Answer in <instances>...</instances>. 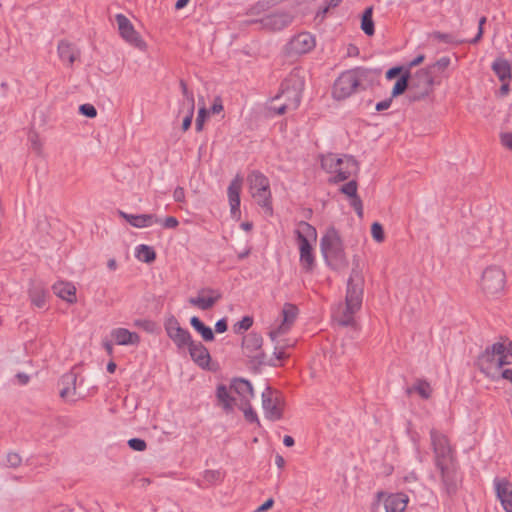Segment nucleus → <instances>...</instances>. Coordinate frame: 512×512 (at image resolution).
<instances>
[{
    "instance_id": "7c9ffc66",
    "label": "nucleus",
    "mask_w": 512,
    "mask_h": 512,
    "mask_svg": "<svg viewBox=\"0 0 512 512\" xmlns=\"http://www.w3.org/2000/svg\"><path fill=\"white\" fill-rule=\"evenodd\" d=\"M262 343L263 339L261 335L255 332H251L244 336L242 340V347L248 352V355L250 356L251 353L261 349Z\"/></svg>"
},
{
    "instance_id": "e2e57ef3",
    "label": "nucleus",
    "mask_w": 512,
    "mask_h": 512,
    "mask_svg": "<svg viewBox=\"0 0 512 512\" xmlns=\"http://www.w3.org/2000/svg\"><path fill=\"white\" fill-rule=\"evenodd\" d=\"M358 184L356 180H349L347 183L341 186L339 192H357Z\"/></svg>"
},
{
    "instance_id": "a211bd4d",
    "label": "nucleus",
    "mask_w": 512,
    "mask_h": 512,
    "mask_svg": "<svg viewBox=\"0 0 512 512\" xmlns=\"http://www.w3.org/2000/svg\"><path fill=\"white\" fill-rule=\"evenodd\" d=\"M82 383L83 378L78 382V376L74 372L71 371L64 374L60 380V384L62 385L60 390L61 398L74 402L78 398L82 397V395L77 392L78 385H81Z\"/></svg>"
},
{
    "instance_id": "9d476101",
    "label": "nucleus",
    "mask_w": 512,
    "mask_h": 512,
    "mask_svg": "<svg viewBox=\"0 0 512 512\" xmlns=\"http://www.w3.org/2000/svg\"><path fill=\"white\" fill-rule=\"evenodd\" d=\"M316 46L314 35L309 32H301L293 36L285 45V53L288 56L302 55L309 53Z\"/></svg>"
},
{
    "instance_id": "2eb2a0df",
    "label": "nucleus",
    "mask_w": 512,
    "mask_h": 512,
    "mask_svg": "<svg viewBox=\"0 0 512 512\" xmlns=\"http://www.w3.org/2000/svg\"><path fill=\"white\" fill-rule=\"evenodd\" d=\"M440 473L442 491L448 496L455 495L458 490V475L455 463L436 466Z\"/></svg>"
},
{
    "instance_id": "338daca9",
    "label": "nucleus",
    "mask_w": 512,
    "mask_h": 512,
    "mask_svg": "<svg viewBox=\"0 0 512 512\" xmlns=\"http://www.w3.org/2000/svg\"><path fill=\"white\" fill-rule=\"evenodd\" d=\"M392 101H393V98L390 97L383 101L378 102L375 106L376 111L381 112V111L389 109L391 107Z\"/></svg>"
},
{
    "instance_id": "ddd939ff",
    "label": "nucleus",
    "mask_w": 512,
    "mask_h": 512,
    "mask_svg": "<svg viewBox=\"0 0 512 512\" xmlns=\"http://www.w3.org/2000/svg\"><path fill=\"white\" fill-rule=\"evenodd\" d=\"M271 387H266L262 392V407L265 417L271 421L280 420L283 416L282 400L278 393L273 396Z\"/></svg>"
},
{
    "instance_id": "423d86ee",
    "label": "nucleus",
    "mask_w": 512,
    "mask_h": 512,
    "mask_svg": "<svg viewBox=\"0 0 512 512\" xmlns=\"http://www.w3.org/2000/svg\"><path fill=\"white\" fill-rule=\"evenodd\" d=\"M431 446L434 452L435 466L451 464L455 461V452L448 437L436 429L430 430Z\"/></svg>"
},
{
    "instance_id": "6ab92c4d",
    "label": "nucleus",
    "mask_w": 512,
    "mask_h": 512,
    "mask_svg": "<svg viewBox=\"0 0 512 512\" xmlns=\"http://www.w3.org/2000/svg\"><path fill=\"white\" fill-rule=\"evenodd\" d=\"M296 241L300 249L310 248L317 240V231L306 221H300L295 229Z\"/></svg>"
},
{
    "instance_id": "0eeeda50",
    "label": "nucleus",
    "mask_w": 512,
    "mask_h": 512,
    "mask_svg": "<svg viewBox=\"0 0 512 512\" xmlns=\"http://www.w3.org/2000/svg\"><path fill=\"white\" fill-rule=\"evenodd\" d=\"M433 83L432 73L428 68L418 70L410 83L409 101L416 102L426 98L432 91Z\"/></svg>"
},
{
    "instance_id": "4be33fe9",
    "label": "nucleus",
    "mask_w": 512,
    "mask_h": 512,
    "mask_svg": "<svg viewBox=\"0 0 512 512\" xmlns=\"http://www.w3.org/2000/svg\"><path fill=\"white\" fill-rule=\"evenodd\" d=\"M230 389L240 397L241 404H249L255 397L251 382L244 378H234L231 381Z\"/></svg>"
},
{
    "instance_id": "49530a36",
    "label": "nucleus",
    "mask_w": 512,
    "mask_h": 512,
    "mask_svg": "<svg viewBox=\"0 0 512 512\" xmlns=\"http://www.w3.org/2000/svg\"><path fill=\"white\" fill-rule=\"evenodd\" d=\"M241 405H242L241 409L243 410L244 417H245L246 421L249 423H255L257 425H260L258 415L254 411V409L251 407L250 403L249 404H241Z\"/></svg>"
},
{
    "instance_id": "aec40b11",
    "label": "nucleus",
    "mask_w": 512,
    "mask_h": 512,
    "mask_svg": "<svg viewBox=\"0 0 512 512\" xmlns=\"http://www.w3.org/2000/svg\"><path fill=\"white\" fill-rule=\"evenodd\" d=\"M221 298V294L214 289H203L199 296L189 299V303L201 310H209Z\"/></svg>"
},
{
    "instance_id": "cd10ccee",
    "label": "nucleus",
    "mask_w": 512,
    "mask_h": 512,
    "mask_svg": "<svg viewBox=\"0 0 512 512\" xmlns=\"http://www.w3.org/2000/svg\"><path fill=\"white\" fill-rule=\"evenodd\" d=\"M217 404L226 412L233 411L235 405V398L231 396L228 388L224 384H219L216 388Z\"/></svg>"
},
{
    "instance_id": "2f4dec72",
    "label": "nucleus",
    "mask_w": 512,
    "mask_h": 512,
    "mask_svg": "<svg viewBox=\"0 0 512 512\" xmlns=\"http://www.w3.org/2000/svg\"><path fill=\"white\" fill-rule=\"evenodd\" d=\"M410 78L411 73L408 70H405L403 74H401L400 78L396 81L392 92L391 97L395 98L402 95L407 89L410 88Z\"/></svg>"
},
{
    "instance_id": "c85d7f7f",
    "label": "nucleus",
    "mask_w": 512,
    "mask_h": 512,
    "mask_svg": "<svg viewBox=\"0 0 512 512\" xmlns=\"http://www.w3.org/2000/svg\"><path fill=\"white\" fill-rule=\"evenodd\" d=\"M247 182L249 189L254 192H266L269 189L268 178L256 170L248 175Z\"/></svg>"
},
{
    "instance_id": "6e6552de",
    "label": "nucleus",
    "mask_w": 512,
    "mask_h": 512,
    "mask_svg": "<svg viewBox=\"0 0 512 512\" xmlns=\"http://www.w3.org/2000/svg\"><path fill=\"white\" fill-rule=\"evenodd\" d=\"M505 283L506 275L501 268L497 266H490L484 270L482 274L481 287L486 294H499L504 290Z\"/></svg>"
},
{
    "instance_id": "c756f323",
    "label": "nucleus",
    "mask_w": 512,
    "mask_h": 512,
    "mask_svg": "<svg viewBox=\"0 0 512 512\" xmlns=\"http://www.w3.org/2000/svg\"><path fill=\"white\" fill-rule=\"evenodd\" d=\"M492 70L501 82L511 78V65L506 59L497 58L492 64Z\"/></svg>"
},
{
    "instance_id": "4d7b16f0",
    "label": "nucleus",
    "mask_w": 512,
    "mask_h": 512,
    "mask_svg": "<svg viewBox=\"0 0 512 512\" xmlns=\"http://www.w3.org/2000/svg\"><path fill=\"white\" fill-rule=\"evenodd\" d=\"M29 141L31 143L32 150L40 155L42 153V143L39 139L38 134L33 133L29 136Z\"/></svg>"
},
{
    "instance_id": "dca6fc26",
    "label": "nucleus",
    "mask_w": 512,
    "mask_h": 512,
    "mask_svg": "<svg viewBox=\"0 0 512 512\" xmlns=\"http://www.w3.org/2000/svg\"><path fill=\"white\" fill-rule=\"evenodd\" d=\"M493 488L505 512H512V483L505 477H495Z\"/></svg>"
},
{
    "instance_id": "473e14b6",
    "label": "nucleus",
    "mask_w": 512,
    "mask_h": 512,
    "mask_svg": "<svg viewBox=\"0 0 512 512\" xmlns=\"http://www.w3.org/2000/svg\"><path fill=\"white\" fill-rule=\"evenodd\" d=\"M191 326L201 334L202 338L205 341H213L214 333L209 326H206L198 317L193 316L190 319Z\"/></svg>"
},
{
    "instance_id": "412c9836",
    "label": "nucleus",
    "mask_w": 512,
    "mask_h": 512,
    "mask_svg": "<svg viewBox=\"0 0 512 512\" xmlns=\"http://www.w3.org/2000/svg\"><path fill=\"white\" fill-rule=\"evenodd\" d=\"M191 359L201 368H207L211 361L208 349L199 341H192L187 347Z\"/></svg>"
},
{
    "instance_id": "39448f33",
    "label": "nucleus",
    "mask_w": 512,
    "mask_h": 512,
    "mask_svg": "<svg viewBox=\"0 0 512 512\" xmlns=\"http://www.w3.org/2000/svg\"><path fill=\"white\" fill-rule=\"evenodd\" d=\"M511 343L497 342L488 346L479 356L478 365L480 370L486 375H490L492 370H498L505 365L512 363Z\"/></svg>"
},
{
    "instance_id": "1a4fd4ad",
    "label": "nucleus",
    "mask_w": 512,
    "mask_h": 512,
    "mask_svg": "<svg viewBox=\"0 0 512 512\" xmlns=\"http://www.w3.org/2000/svg\"><path fill=\"white\" fill-rule=\"evenodd\" d=\"M164 329L167 336L175 344L178 350L186 349V347L193 341L190 332L180 326L179 321L174 315H170L165 319Z\"/></svg>"
},
{
    "instance_id": "b1692460",
    "label": "nucleus",
    "mask_w": 512,
    "mask_h": 512,
    "mask_svg": "<svg viewBox=\"0 0 512 512\" xmlns=\"http://www.w3.org/2000/svg\"><path fill=\"white\" fill-rule=\"evenodd\" d=\"M58 56L62 62L72 66L79 59L80 50L72 43L61 40L57 46Z\"/></svg>"
},
{
    "instance_id": "bb28decb",
    "label": "nucleus",
    "mask_w": 512,
    "mask_h": 512,
    "mask_svg": "<svg viewBox=\"0 0 512 512\" xmlns=\"http://www.w3.org/2000/svg\"><path fill=\"white\" fill-rule=\"evenodd\" d=\"M53 292L68 303L76 302V287L71 282L60 281L52 286Z\"/></svg>"
},
{
    "instance_id": "9b49d317",
    "label": "nucleus",
    "mask_w": 512,
    "mask_h": 512,
    "mask_svg": "<svg viewBox=\"0 0 512 512\" xmlns=\"http://www.w3.org/2000/svg\"><path fill=\"white\" fill-rule=\"evenodd\" d=\"M293 22V16L286 11H277L265 15L259 20H253L251 23H259L261 28L270 32L281 31Z\"/></svg>"
},
{
    "instance_id": "603ef678",
    "label": "nucleus",
    "mask_w": 512,
    "mask_h": 512,
    "mask_svg": "<svg viewBox=\"0 0 512 512\" xmlns=\"http://www.w3.org/2000/svg\"><path fill=\"white\" fill-rule=\"evenodd\" d=\"M128 446L134 450V451H138V452H142L144 450H146L147 448V444L145 442V440L141 439V438H131L128 440Z\"/></svg>"
},
{
    "instance_id": "72a5a7b5",
    "label": "nucleus",
    "mask_w": 512,
    "mask_h": 512,
    "mask_svg": "<svg viewBox=\"0 0 512 512\" xmlns=\"http://www.w3.org/2000/svg\"><path fill=\"white\" fill-rule=\"evenodd\" d=\"M47 292L40 286H34L29 290L31 303L37 308H43L46 304Z\"/></svg>"
},
{
    "instance_id": "c9c22d12",
    "label": "nucleus",
    "mask_w": 512,
    "mask_h": 512,
    "mask_svg": "<svg viewBox=\"0 0 512 512\" xmlns=\"http://www.w3.org/2000/svg\"><path fill=\"white\" fill-rule=\"evenodd\" d=\"M135 256L142 262L151 263L155 260L156 253L153 247L140 244L135 249Z\"/></svg>"
},
{
    "instance_id": "a18cd8bd",
    "label": "nucleus",
    "mask_w": 512,
    "mask_h": 512,
    "mask_svg": "<svg viewBox=\"0 0 512 512\" xmlns=\"http://www.w3.org/2000/svg\"><path fill=\"white\" fill-rule=\"evenodd\" d=\"M253 317L244 316L240 321L234 324L233 330L236 334H241L244 331H247L253 325Z\"/></svg>"
},
{
    "instance_id": "ea45409f",
    "label": "nucleus",
    "mask_w": 512,
    "mask_h": 512,
    "mask_svg": "<svg viewBox=\"0 0 512 512\" xmlns=\"http://www.w3.org/2000/svg\"><path fill=\"white\" fill-rule=\"evenodd\" d=\"M133 326H135L139 329H142L143 331L150 333V334L156 333L158 330L157 323L150 319H143V318L135 319L133 321Z\"/></svg>"
},
{
    "instance_id": "79ce46f5",
    "label": "nucleus",
    "mask_w": 512,
    "mask_h": 512,
    "mask_svg": "<svg viewBox=\"0 0 512 512\" xmlns=\"http://www.w3.org/2000/svg\"><path fill=\"white\" fill-rule=\"evenodd\" d=\"M431 37L438 40L439 42H443L446 44H461L464 40L457 39L453 34L450 33H442L439 31H435L431 34Z\"/></svg>"
},
{
    "instance_id": "7ed1b4c3",
    "label": "nucleus",
    "mask_w": 512,
    "mask_h": 512,
    "mask_svg": "<svg viewBox=\"0 0 512 512\" xmlns=\"http://www.w3.org/2000/svg\"><path fill=\"white\" fill-rule=\"evenodd\" d=\"M364 279L356 270H352L347 281L345 309L337 318L342 326H350L354 323V314L360 310L363 300Z\"/></svg>"
},
{
    "instance_id": "09e8293b",
    "label": "nucleus",
    "mask_w": 512,
    "mask_h": 512,
    "mask_svg": "<svg viewBox=\"0 0 512 512\" xmlns=\"http://www.w3.org/2000/svg\"><path fill=\"white\" fill-rule=\"evenodd\" d=\"M450 63H451L450 58L447 56H444V57H441L439 60H437L433 65L429 66L428 69L431 72L432 71L443 72L449 67Z\"/></svg>"
},
{
    "instance_id": "f03ea898",
    "label": "nucleus",
    "mask_w": 512,
    "mask_h": 512,
    "mask_svg": "<svg viewBox=\"0 0 512 512\" xmlns=\"http://www.w3.org/2000/svg\"><path fill=\"white\" fill-rule=\"evenodd\" d=\"M303 81L297 73H291L283 80L279 93L272 98L268 110L273 115H283L288 111L296 110L301 101Z\"/></svg>"
},
{
    "instance_id": "5701e85b",
    "label": "nucleus",
    "mask_w": 512,
    "mask_h": 512,
    "mask_svg": "<svg viewBox=\"0 0 512 512\" xmlns=\"http://www.w3.org/2000/svg\"><path fill=\"white\" fill-rule=\"evenodd\" d=\"M119 214L135 228L150 227L161 222V218H158L155 214H129L123 211H120Z\"/></svg>"
},
{
    "instance_id": "c03bdc74",
    "label": "nucleus",
    "mask_w": 512,
    "mask_h": 512,
    "mask_svg": "<svg viewBox=\"0 0 512 512\" xmlns=\"http://www.w3.org/2000/svg\"><path fill=\"white\" fill-rule=\"evenodd\" d=\"M229 205L232 217L235 219H239L241 215L240 194H229Z\"/></svg>"
},
{
    "instance_id": "393cba45",
    "label": "nucleus",
    "mask_w": 512,
    "mask_h": 512,
    "mask_svg": "<svg viewBox=\"0 0 512 512\" xmlns=\"http://www.w3.org/2000/svg\"><path fill=\"white\" fill-rule=\"evenodd\" d=\"M409 502V497L402 492L392 493L386 496L384 507L386 512H404Z\"/></svg>"
},
{
    "instance_id": "5fc2aeb1",
    "label": "nucleus",
    "mask_w": 512,
    "mask_h": 512,
    "mask_svg": "<svg viewBox=\"0 0 512 512\" xmlns=\"http://www.w3.org/2000/svg\"><path fill=\"white\" fill-rule=\"evenodd\" d=\"M186 109V114L182 122L183 131H187L190 128L194 116V108H192L191 106H186Z\"/></svg>"
},
{
    "instance_id": "680f3d73",
    "label": "nucleus",
    "mask_w": 512,
    "mask_h": 512,
    "mask_svg": "<svg viewBox=\"0 0 512 512\" xmlns=\"http://www.w3.org/2000/svg\"><path fill=\"white\" fill-rule=\"evenodd\" d=\"M159 224L166 229H175L179 225V221L174 216H168L163 220L161 219Z\"/></svg>"
},
{
    "instance_id": "4c0bfd02",
    "label": "nucleus",
    "mask_w": 512,
    "mask_h": 512,
    "mask_svg": "<svg viewBox=\"0 0 512 512\" xmlns=\"http://www.w3.org/2000/svg\"><path fill=\"white\" fill-rule=\"evenodd\" d=\"M342 157L337 154L328 153L321 157V167L329 174L335 171L336 166L341 162Z\"/></svg>"
},
{
    "instance_id": "13d9d810",
    "label": "nucleus",
    "mask_w": 512,
    "mask_h": 512,
    "mask_svg": "<svg viewBox=\"0 0 512 512\" xmlns=\"http://www.w3.org/2000/svg\"><path fill=\"white\" fill-rule=\"evenodd\" d=\"M243 177L239 174L232 180L227 188V192H240L243 185Z\"/></svg>"
},
{
    "instance_id": "f704fd0d",
    "label": "nucleus",
    "mask_w": 512,
    "mask_h": 512,
    "mask_svg": "<svg viewBox=\"0 0 512 512\" xmlns=\"http://www.w3.org/2000/svg\"><path fill=\"white\" fill-rule=\"evenodd\" d=\"M300 265L306 271L310 272L315 266V256L312 246L310 248L300 249Z\"/></svg>"
},
{
    "instance_id": "f257e3e1",
    "label": "nucleus",
    "mask_w": 512,
    "mask_h": 512,
    "mask_svg": "<svg viewBox=\"0 0 512 512\" xmlns=\"http://www.w3.org/2000/svg\"><path fill=\"white\" fill-rule=\"evenodd\" d=\"M381 74L378 69L356 67L342 72L335 80L332 95L336 100H344L351 95L372 87Z\"/></svg>"
},
{
    "instance_id": "a19ab883",
    "label": "nucleus",
    "mask_w": 512,
    "mask_h": 512,
    "mask_svg": "<svg viewBox=\"0 0 512 512\" xmlns=\"http://www.w3.org/2000/svg\"><path fill=\"white\" fill-rule=\"evenodd\" d=\"M349 205L355 210L360 219L364 216L363 203L358 194H346Z\"/></svg>"
},
{
    "instance_id": "e433bc0d",
    "label": "nucleus",
    "mask_w": 512,
    "mask_h": 512,
    "mask_svg": "<svg viewBox=\"0 0 512 512\" xmlns=\"http://www.w3.org/2000/svg\"><path fill=\"white\" fill-rule=\"evenodd\" d=\"M373 7H367L361 18V29L367 36H372L375 33L374 21L372 19Z\"/></svg>"
},
{
    "instance_id": "bf43d9fd",
    "label": "nucleus",
    "mask_w": 512,
    "mask_h": 512,
    "mask_svg": "<svg viewBox=\"0 0 512 512\" xmlns=\"http://www.w3.org/2000/svg\"><path fill=\"white\" fill-rule=\"evenodd\" d=\"M205 481L209 483L216 482L221 479V472L218 470H206L203 475Z\"/></svg>"
},
{
    "instance_id": "0e129e2a",
    "label": "nucleus",
    "mask_w": 512,
    "mask_h": 512,
    "mask_svg": "<svg viewBox=\"0 0 512 512\" xmlns=\"http://www.w3.org/2000/svg\"><path fill=\"white\" fill-rule=\"evenodd\" d=\"M500 141H501V144L505 148L512 150V133H510V132L502 133L500 135Z\"/></svg>"
},
{
    "instance_id": "de8ad7c7",
    "label": "nucleus",
    "mask_w": 512,
    "mask_h": 512,
    "mask_svg": "<svg viewBox=\"0 0 512 512\" xmlns=\"http://www.w3.org/2000/svg\"><path fill=\"white\" fill-rule=\"evenodd\" d=\"M180 87L185 101L182 103L183 106H191L195 108L194 95L188 90L187 84L184 80H180Z\"/></svg>"
},
{
    "instance_id": "f8f14e48",
    "label": "nucleus",
    "mask_w": 512,
    "mask_h": 512,
    "mask_svg": "<svg viewBox=\"0 0 512 512\" xmlns=\"http://www.w3.org/2000/svg\"><path fill=\"white\" fill-rule=\"evenodd\" d=\"M115 19L121 37L130 45L140 50H145L147 45L139 33L134 29L131 21L123 14H117Z\"/></svg>"
},
{
    "instance_id": "774afa93",
    "label": "nucleus",
    "mask_w": 512,
    "mask_h": 512,
    "mask_svg": "<svg viewBox=\"0 0 512 512\" xmlns=\"http://www.w3.org/2000/svg\"><path fill=\"white\" fill-rule=\"evenodd\" d=\"M227 321L225 318L219 319L215 324V331L217 333H224L227 331Z\"/></svg>"
},
{
    "instance_id": "f3484780",
    "label": "nucleus",
    "mask_w": 512,
    "mask_h": 512,
    "mask_svg": "<svg viewBox=\"0 0 512 512\" xmlns=\"http://www.w3.org/2000/svg\"><path fill=\"white\" fill-rule=\"evenodd\" d=\"M358 169V162L352 156L343 155L341 162L336 166L329 181L339 183L348 180L357 173Z\"/></svg>"
},
{
    "instance_id": "052dcab7",
    "label": "nucleus",
    "mask_w": 512,
    "mask_h": 512,
    "mask_svg": "<svg viewBox=\"0 0 512 512\" xmlns=\"http://www.w3.org/2000/svg\"><path fill=\"white\" fill-rule=\"evenodd\" d=\"M486 21H487V18L485 16H482L479 19L478 32H477L476 36L473 39L468 41L470 44H477L481 40V38L483 36V26L486 23Z\"/></svg>"
},
{
    "instance_id": "3c124183",
    "label": "nucleus",
    "mask_w": 512,
    "mask_h": 512,
    "mask_svg": "<svg viewBox=\"0 0 512 512\" xmlns=\"http://www.w3.org/2000/svg\"><path fill=\"white\" fill-rule=\"evenodd\" d=\"M371 234L375 241L382 242L385 238L383 227L380 223L374 222L371 226Z\"/></svg>"
},
{
    "instance_id": "20e7f679",
    "label": "nucleus",
    "mask_w": 512,
    "mask_h": 512,
    "mask_svg": "<svg viewBox=\"0 0 512 512\" xmlns=\"http://www.w3.org/2000/svg\"><path fill=\"white\" fill-rule=\"evenodd\" d=\"M320 248L327 265L332 269L340 270L348 266L343 241L334 227H330L323 235Z\"/></svg>"
},
{
    "instance_id": "a878e982",
    "label": "nucleus",
    "mask_w": 512,
    "mask_h": 512,
    "mask_svg": "<svg viewBox=\"0 0 512 512\" xmlns=\"http://www.w3.org/2000/svg\"><path fill=\"white\" fill-rule=\"evenodd\" d=\"M111 336L117 345L128 346L138 345L141 341L136 332H131L126 328H115L111 331Z\"/></svg>"
},
{
    "instance_id": "4468645a",
    "label": "nucleus",
    "mask_w": 512,
    "mask_h": 512,
    "mask_svg": "<svg viewBox=\"0 0 512 512\" xmlns=\"http://www.w3.org/2000/svg\"><path fill=\"white\" fill-rule=\"evenodd\" d=\"M299 310L296 305L292 303H285L282 308V322L278 327L269 332V336L272 341H275L278 337L287 334L297 319Z\"/></svg>"
},
{
    "instance_id": "8fccbe9b",
    "label": "nucleus",
    "mask_w": 512,
    "mask_h": 512,
    "mask_svg": "<svg viewBox=\"0 0 512 512\" xmlns=\"http://www.w3.org/2000/svg\"><path fill=\"white\" fill-rule=\"evenodd\" d=\"M209 111L205 107H201L198 111V115L195 122V129L197 132L203 130L205 120L208 116Z\"/></svg>"
},
{
    "instance_id": "58836bf2",
    "label": "nucleus",
    "mask_w": 512,
    "mask_h": 512,
    "mask_svg": "<svg viewBox=\"0 0 512 512\" xmlns=\"http://www.w3.org/2000/svg\"><path fill=\"white\" fill-rule=\"evenodd\" d=\"M259 206L264 210L266 217L273 215L271 194H252Z\"/></svg>"
},
{
    "instance_id": "37998d69",
    "label": "nucleus",
    "mask_w": 512,
    "mask_h": 512,
    "mask_svg": "<svg viewBox=\"0 0 512 512\" xmlns=\"http://www.w3.org/2000/svg\"><path fill=\"white\" fill-rule=\"evenodd\" d=\"M413 390L423 399H428L432 392L430 384L425 380H418L413 386Z\"/></svg>"
},
{
    "instance_id": "69168bd1",
    "label": "nucleus",
    "mask_w": 512,
    "mask_h": 512,
    "mask_svg": "<svg viewBox=\"0 0 512 512\" xmlns=\"http://www.w3.org/2000/svg\"><path fill=\"white\" fill-rule=\"evenodd\" d=\"M402 71H403L402 66L392 67L386 72V78L388 80H392V79L396 78L398 75H400L402 73Z\"/></svg>"
},
{
    "instance_id": "6e6d98bb",
    "label": "nucleus",
    "mask_w": 512,
    "mask_h": 512,
    "mask_svg": "<svg viewBox=\"0 0 512 512\" xmlns=\"http://www.w3.org/2000/svg\"><path fill=\"white\" fill-rule=\"evenodd\" d=\"M79 112L88 118H94L97 115V110L92 104L80 105Z\"/></svg>"
},
{
    "instance_id": "864d4df0",
    "label": "nucleus",
    "mask_w": 512,
    "mask_h": 512,
    "mask_svg": "<svg viewBox=\"0 0 512 512\" xmlns=\"http://www.w3.org/2000/svg\"><path fill=\"white\" fill-rule=\"evenodd\" d=\"M22 459L20 455L14 452H9L6 456V466L11 468H17L21 465Z\"/></svg>"
}]
</instances>
